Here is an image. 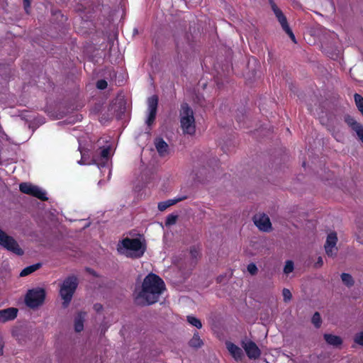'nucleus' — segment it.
Here are the masks:
<instances>
[{
	"label": "nucleus",
	"instance_id": "1",
	"mask_svg": "<svg viewBox=\"0 0 363 363\" xmlns=\"http://www.w3.org/2000/svg\"><path fill=\"white\" fill-rule=\"evenodd\" d=\"M166 286L161 277L154 273L148 274L143 279L141 290L135 296V302L140 303L143 299L144 305H152L159 301Z\"/></svg>",
	"mask_w": 363,
	"mask_h": 363
},
{
	"label": "nucleus",
	"instance_id": "2",
	"mask_svg": "<svg viewBox=\"0 0 363 363\" xmlns=\"http://www.w3.org/2000/svg\"><path fill=\"white\" fill-rule=\"evenodd\" d=\"M179 116L180 125L184 134L194 135L196 133L194 113L187 103L181 104Z\"/></svg>",
	"mask_w": 363,
	"mask_h": 363
},
{
	"label": "nucleus",
	"instance_id": "3",
	"mask_svg": "<svg viewBox=\"0 0 363 363\" xmlns=\"http://www.w3.org/2000/svg\"><path fill=\"white\" fill-rule=\"evenodd\" d=\"M77 286L78 279L74 275L67 277L63 281L60 286V295L63 300L62 305L65 308L71 302Z\"/></svg>",
	"mask_w": 363,
	"mask_h": 363
},
{
	"label": "nucleus",
	"instance_id": "4",
	"mask_svg": "<svg viewBox=\"0 0 363 363\" xmlns=\"http://www.w3.org/2000/svg\"><path fill=\"white\" fill-rule=\"evenodd\" d=\"M45 296V290L43 288L38 287L29 289L25 296V303L30 308H36L43 305Z\"/></svg>",
	"mask_w": 363,
	"mask_h": 363
},
{
	"label": "nucleus",
	"instance_id": "5",
	"mask_svg": "<svg viewBox=\"0 0 363 363\" xmlns=\"http://www.w3.org/2000/svg\"><path fill=\"white\" fill-rule=\"evenodd\" d=\"M0 245L17 255H23L24 253L23 250L20 247L16 240L13 237L8 235L1 229Z\"/></svg>",
	"mask_w": 363,
	"mask_h": 363
},
{
	"label": "nucleus",
	"instance_id": "6",
	"mask_svg": "<svg viewBox=\"0 0 363 363\" xmlns=\"http://www.w3.org/2000/svg\"><path fill=\"white\" fill-rule=\"evenodd\" d=\"M19 189L22 193L34 196L41 201H45L48 199L46 193L43 190L30 183L23 182L20 184Z\"/></svg>",
	"mask_w": 363,
	"mask_h": 363
},
{
	"label": "nucleus",
	"instance_id": "7",
	"mask_svg": "<svg viewBox=\"0 0 363 363\" xmlns=\"http://www.w3.org/2000/svg\"><path fill=\"white\" fill-rule=\"evenodd\" d=\"M158 96L157 95H153L148 98L147 100V110H148V116L146 120V124L150 127L151 126L156 118L157 106H158Z\"/></svg>",
	"mask_w": 363,
	"mask_h": 363
},
{
	"label": "nucleus",
	"instance_id": "8",
	"mask_svg": "<svg viewBox=\"0 0 363 363\" xmlns=\"http://www.w3.org/2000/svg\"><path fill=\"white\" fill-rule=\"evenodd\" d=\"M337 236L335 232L329 233L327 236L324 247L325 253L328 257H334L336 256L338 249L336 247Z\"/></svg>",
	"mask_w": 363,
	"mask_h": 363
},
{
	"label": "nucleus",
	"instance_id": "9",
	"mask_svg": "<svg viewBox=\"0 0 363 363\" xmlns=\"http://www.w3.org/2000/svg\"><path fill=\"white\" fill-rule=\"evenodd\" d=\"M241 345L249 359H256L260 357L261 351L255 342L252 340L242 341Z\"/></svg>",
	"mask_w": 363,
	"mask_h": 363
},
{
	"label": "nucleus",
	"instance_id": "10",
	"mask_svg": "<svg viewBox=\"0 0 363 363\" xmlns=\"http://www.w3.org/2000/svg\"><path fill=\"white\" fill-rule=\"evenodd\" d=\"M254 223L255 225L264 232H269L272 230V223L269 218L266 214L255 216Z\"/></svg>",
	"mask_w": 363,
	"mask_h": 363
},
{
	"label": "nucleus",
	"instance_id": "11",
	"mask_svg": "<svg viewBox=\"0 0 363 363\" xmlns=\"http://www.w3.org/2000/svg\"><path fill=\"white\" fill-rule=\"evenodd\" d=\"M121 245L125 250L138 252L142 249V242L138 238H125L122 240Z\"/></svg>",
	"mask_w": 363,
	"mask_h": 363
},
{
	"label": "nucleus",
	"instance_id": "12",
	"mask_svg": "<svg viewBox=\"0 0 363 363\" xmlns=\"http://www.w3.org/2000/svg\"><path fill=\"white\" fill-rule=\"evenodd\" d=\"M345 121L352 130L356 132L359 139L363 142V126L350 115L345 116Z\"/></svg>",
	"mask_w": 363,
	"mask_h": 363
},
{
	"label": "nucleus",
	"instance_id": "13",
	"mask_svg": "<svg viewBox=\"0 0 363 363\" xmlns=\"http://www.w3.org/2000/svg\"><path fill=\"white\" fill-rule=\"evenodd\" d=\"M18 310L14 307L0 310V322L6 323L14 320L18 315Z\"/></svg>",
	"mask_w": 363,
	"mask_h": 363
},
{
	"label": "nucleus",
	"instance_id": "14",
	"mask_svg": "<svg viewBox=\"0 0 363 363\" xmlns=\"http://www.w3.org/2000/svg\"><path fill=\"white\" fill-rule=\"evenodd\" d=\"M270 3L272 9L274 11L278 21L281 24L282 29L285 30L286 29L289 28L286 16H284L281 10L278 8V6L272 0H270Z\"/></svg>",
	"mask_w": 363,
	"mask_h": 363
},
{
	"label": "nucleus",
	"instance_id": "15",
	"mask_svg": "<svg viewBox=\"0 0 363 363\" xmlns=\"http://www.w3.org/2000/svg\"><path fill=\"white\" fill-rule=\"evenodd\" d=\"M226 348L230 355L236 360L240 361L243 357V352L241 348L231 342H225Z\"/></svg>",
	"mask_w": 363,
	"mask_h": 363
},
{
	"label": "nucleus",
	"instance_id": "16",
	"mask_svg": "<svg viewBox=\"0 0 363 363\" xmlns=\"http://www.w3.org/2000/svg\"><path fill=\"white\" fill-rule=\"evenodd\" d=\"M155 145L160 156L164 157L168 153V145L162 138H156Z\"/></svg>",
	"mask_w": 363,
	"mask_h": 363
},
{
	"label": "nucleus",
	"instance_id": "17",
	"mask_svg": "<svg viewBox=\"0 0 363 363\" xmlns=\"http://www.w3.org/2000/svg\"><path fill=\"white\" fill-rule=\"evenodd\" d=\"M187 198V196H184L182 197H178L174 199H169L164 201L160 202L158 203V209L160 211H165L167 208L177 203L179 201H184Z\"/></svg>",
	"mask_w": 363,
	"mask_h": 363
},
{
	"label": "nucleus",
	"instance_id": "18",
	"mask_svg": "<svg viewBox=\"0 0 363 363\" xmlns=\"http://www.w3.org/2000/svg\"><path fill=\"white\" fill-rule=\"evenodd\" d=\"M86 315L85 312H79L74 319V330L79 333L84 330V321Z\"/></svg>",
	"mask_w": 363,
	"mask_h": 363
},
{
	"label": "nucleus",
	"instance_id": "19",
	"mask_svg": "<svg viewBox=\"0 0 363 363\" xmlns=\"http://www.w3.org/2000/svg\"><path fill=\"white\" fill-rule=\"evenodd\" d=\"M324 339L328 345L334 347H338L342 343V340L340 337L332 334H325Z\"/></svg>",
	"mask_w": 363,
	"mask_h": 363
},
{
	"label": "nucleus",
	"instance_id": "20",
	"mask_svg": "<svg viewBox=\"0 0 363 363\" xmlns=\"http://www.w3.org/2000/svg\"><path fill=\"white\" fill-rule=\"evenodd\" d=\"M203 342L200 338L199 333L196 332L194 333L192 338L189 342V345L193 348H199L203 345Z\"/></svg>",
	"mask_w": 363,
	"mask_h": 363
},
{
	"label": "nucleus",
	"instance_id": "21",
	"mask_svg": "<svg viewBox=\"0 0 363 363\" xmlns=\"http://www.w3.org/2000/svg\"><path fill=\"white\" fill-rule=\"evenodd\" d=\"M40 263H36L24 268L20 273V277H26L35 272L41 267Z\"/></svg>",
	"mask_w": 363,
	"mask_h": 363
},
{
	"label": "nucleus",
	"instance_id": "22",
	"mask_svg": "<svg viewBox=\"0 0 363 363\" xmlns=\"http://www.w3.org/2000/svg\"><path fill=\"white\" fill-rule=\"evenodd\" d=\"M340 277H341L342 281L346 286L351 287L354 285V281L352 277L350 274L342 273L340 275Z\"/></svg>",
	"mask_w": 363,
	"mask_h": 363
},
{
	"label": "nucleus",
	"instance_id": "23",
	"mask_svg": "<svg viewBox=\"0 0 363 363\" xmlns=\"http://www.w3.org/2000/svg\"><path fill=\"white\" fill-rule=\"evenodd\" d=\"M187 321L189 323H190L191 325H192L193 326L196 327L198 329H200L202 327L201 320L194 316L188 315Z\"/></svg>",
	"mask_w": 363,
	"mask_h": 363
},
{
	"label": "nucleus",
	"instance_id": "24",
	"mask_svg": "<svg viewBox=\"0 0 363 363\" xmlns=\"http://www.w3.org/2000/svg\"><path fill=\"white\" fill-rule=\"evenodd\" d=\"M354 100L358 110L363 115V96L359 94H355Z\"/></svg>",
	"mask_w": 363,
	"mask_h": 363
},
{
	"label": "nucleus",
	"instance_id": "25",
	"mask_svg": "<svg viewBox=\"0 0 363 363\" xmlns=\"http://www.w3.org/2000/svg\"><path fill=\"white\" fill-rule=\"evenodd\" d=\"M311 322L316 328H319L320 327L322 323V318L320 317V314L318 312H315L313 314L311 318Z\"/></svg>",
	"mask_w": 363,
	"mask_h": 363
},
{
	"label": "nucleus",
	"instance_id": "26",
	"mask_svg": "<svg viewBox=\"0 0 363 363\" xmlns=\"http://www.w3.org/2000/svg\"><path fill=\"white\" fill-rule=\"evenodd\" d=\"M110 150H111V148L109 146L103 147L102 149L100 150L99 154L101 160H104L105 162H106L108 160Z\"/></svg>",
	"mask_w": 363,
	"mask_h": 363
},
{
	"label": "nucleus",
	"instance_id": "27",
	"mask_svg": "<svg viewBox=\"0 0 363 363\" xmlns=\"http://www.w3.org/2000/svg\"><path fill=\"white\" fill-rule=\"evenodd\" d=\"M294 264L291 260H287L285 263V266L284 267V273L286 274H289L294 271Z\"/></svg>",
	"mask_w": 363,
	"mask_h": 363
},
{
	"label": "nucleus",
	"instance_id": "28",
	"mask_svg": "<svg viewBox=\"0 0 363 363\" xmlns=\"http://www.w3.org/2000/svg\"><path fill=\"white\" fill-rule=\"evenodd\" d=\"M178 218L177 215L169 214L165 220V225L169 226L176 223Z\"/></svg>",
	"mask_w": 363,
	"mask_h": 363
},
{
	"label": "nucleus",
	"instance_id": "29",
	"mask_svg": "<svg viewBox=\"0 0 363 363\" xmlns=\"http://www.w3.org/2000/svg\"><path fill=\"white\" fill-rule=\"evenodd\" d=\"M282 295L284 302H289L292 298V294L289 289H284L282 291Z\"/></svg>",
	"mask_w": 363,
	"mask_h": 363
},
{
	"label": "nucleus",
	"instance_id": "30",
	"mask_svg": "<svg viewBox=\"0 0 363 363\" xmlns=\"http://www.w3.org/2000/svg\"><path fill=\"white\" fill-rule=\"evenodd\" d=\"M247 268L249 273L252 275H255L258 272V269L254 263L249 264Z\"/></svg>",
	"mask_w": 363,
	"mask_h": 363
},
{
	"label": "nucleus",
	"instance_id": "31",
	"mask_svg": "<svg viewBox=\"0 0 363 363\" xmlns=\"http://www.w3.org/2000/svg\"><path fill=\"white\" fill-rule=\"evenodd\" d=\"M108 83L105 79H99L96 82V88L100 90H104L107 88Z\"/></svg>",
	"mask_w": 363,
	"mask_h": 363
},
{
	"label": "nucleus",
	"instance_id": "32",
	"mask_svg": "<svg viewBox=\"0 0 363 363\" xmlns=\"http://www.w3.org/2000/svg\"><path fill=\"white\" fill-rule=\"evenodd\" d=\"M190 255L193 258H196L200 255V249L199 247L192 246L190 248Z\"/></svg>",
	"mask_w": 363,
	"mask_h": 363
},
{
	"label": "nucleus",
	"instance_id": "33",
	"mask_svg": "<svg viewBox=\"0 0 363 363\" xmlns=\"http://www.w3.org/2000/svg\"><path fill=\"white\" fill-rule=\"evenodd\" d=\"M354 342L359 345L363 346V331H360L357 334L354 338Z\"/></svg>",
	"mask_w": 363,
	"mask_h": 363
},
{
	"label": "nucleus",
	"instance_id": "34",
	"mask_svg": "<svg viewBox=\"0 0 363 363\" xmlns=\"http://www.w3.org/2000/svg\"><path fill=\"white\" fill-rule=\"evenodd\" d=\"M32 0H23V7L27 13H29L31 7Z\"/></svg>",
	"mask_w": 363,
	"mask_h": 363
},
{
	"label": "nucleus",
	"instance_id": "35",
	"mask_svg": "<svg viewBox=\"0 0 363 363\" xmlns=\"http://www.w3.org/2000/svg\"><path fill=\"white\" fill-rule=\"evenodd\" d=\"M290 37V38L294 42L296 43V38H295V35L293 33L291 29L289 28H288L287 29H286L284 30Z\"/></svg>",
	"mask_w": 363,
	"mask_h": 363
},
{
	"label": "nucleus",
	"instance_id": "36",
	"mask_svg": "<svg viewBox=\"0 0 363 363\" xmlns=\"http://www.w3.org/2000/svg\"><path fill=\"white\" fill-rule=\"evenodd\" d=\"M323 264V260L321 257H318L316 262L315 263V267H320Z\"/></svg>",
	"mask_w": 363,
	"mask_h": 363
},
{
	"label": "nucleus",
	"instance_id": "37",
	"mask_svg": "<svg viewBox=\"0 0 363 363\" xmlns=\"http://www.w3.org/2000/svg\"><path fill=\"white\" fill-rule=\"evenodd\" d=\"M94 309L96 312L99 313L103 310V306L101 303H95L94 305Z\"/></svg>",
	"mask_w": 363,
	"mask_h": 363
},
{
	"label": "nucleus",
	"instance_id": "38",
	"mask_svg": "<svg viewBox=\"0 0 363 363\" xmlns=\"http://www.w3.org/2000/svg\"><path fill=\"white\" fill-rule=\"evenodd\" d=\"M356 68L354 67L350 69V74L352 78H353L354 80L357 81V79L354 77V72L356 71Z\"/></svg>",
	"mask_w": 363,
	"mask_h": 363
},
{
	"label": "nucleus",
	"instance_id": "39",
	"mask_svg": "<svg viewBox=\"0 0 363 363\" xmlns=\"http://www.w3.org/2000/svg\"><path fill=\"white\" fill-rule=\"evenodd\" d=\"M3 354H4V344H3L2 337L0 335V356L3 355Z\"/></svg>",
	"mask_w": 363,
	"mask_h": 363
},
{
	"label": "nucleus",
	"instance_id": "40",
	"mask_svg": "<svg viewBox=\"0 0 363 363\" xmlns=\"http://www.w3.org/2000/svg\"><path fill=\"white\" fill-rule=\"evenodd\" d=\"M81 164H88V162H86L84 160V156L82 155V159H81V162H79Z\"/></svg>",
	"mask_w": 363,
	"mask_h": 363
},
{
	"label": "nucleus",
	"instance_id": "41",
	"mask_svg": "<svg viewBox=\"0 0 363 363\" xmlns=\"http://www.w3.org/2000/svg\"><path fill=\"white\" fill-rule=\"evenodd\" d=\"M145 249L140 250V252L138 255V257H141L144 254Z\"/></svg>",
	"mask_w": 363,
	"mask_h": 363
},
{
	"label": "nucleus",
	"instance_id": "42",
	"mask_svg": "<svg viewBox=\"0 0 363 363\" xmlns=\"http://www.w3.org/2000/svg\"><path fill=\"white\" fill-rule=\"evenodd\" d=\"M92 161L94 163H96L97 160L95 158V156L93 157Z\"/></svg>",
	"mask_w": 363,
	"mask_h": 363
},
{
	"label": "nucleus",
	"instance_id": "43",
	"mask_svg": "<svg viewBox=\"0 0 363 363\" xmlns=\"http://www.w3.org/2000/svg\"><path fill=\"white\" fill-rule=\"evenodd\" d=\"M306 166V162H303V167H305Z\"/></svg>",
	"mask_w": 363,
	"mask_h": 363
},
{
	"label": "nucleus",
	"instance_id": "44",
	"mask_svg": "<svg viewBox=\"0 0 363 363\" xmlns=\"http://www.w3.org/2000/svg\"><path fill=\"white\" fill-rule=\"evenodd\" d=\"M286 130H287L289 133H290V130H289V128H286Z\"/></svg>",
	"mask_w": 363,
	"mask_h": 363
}]
</instances>
